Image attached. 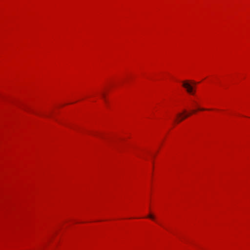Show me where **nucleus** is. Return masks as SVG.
<instances>
[{"label": "nucleus", "mask_w": 250, "mask_h": 250, "mask_svg": "<svg viewBox=\"0 0 250 250\" xmlns=\"http://www.w3.org/2000/svg\"><path fill=\"white\" fill-rule=\"evenodd\" d=\"M199 110L203 111V110H207V109H205V108H199Z\"/></svg>", "instance_id": "obj_4"}, {"label": "nucleus", "mask_w": 250, "mask_h": 250, "mask_svg": "<svg viewBox=\"0 0 250 250\" xmlns=\"http://www.w3.org/2000/svg\"><path fill=\"white\" fill-rule=\"evenodd\" d=\"M183 86L186 88L187 92L190 94H194L195 91L193 90V87L188 81H186L183 82Z\"/></svg>", "instance_id": "obj_2"}, {"label": "nucleus", "mask_w": 250, "mask_h": 250, "mask_svg": "<svg viewBox=\"0 0 250 250\" xmlns=\"http://www.w3.org/2000/svg\"><path fill=\"white\" fill-rule=\"evenodd\" d=\"M148 218L151 219H152V220H154V217L153 215L150 214L148 215L147 216Z\"/></svg>", "instance_id": "obj_3"}, {"label": "nucleus", "mask_w": 250, "mask_h": 250, "mask_svg": "<svg viewBox=\"0 0 250 250\" xmlns=\"http://www.w3.org/2000/svg\"><path fill=\"white\" fill-rule=\"evenodd\" d=\"M102 96L104 98V93H103L102 94Z\"/></svg>", "instance_id": "obj_5"}, {"label": "nucleus", "mask_w": 250, "mask_h": 250, "mask_svg": "<svg viewBox=\"0 0 250 250\" xmlns=\"http://www.w3.org/2000/svg\"><path fill=\"white\" fill-rule=\"evenodd\" d=\"M195 110H192L191 112L187 113L186 110H184L182 113H178L177 115V119H175V122L180 123L185 119L190 116L192 113H195Z\"/></svg>", "instance_id": "obj_1"}]
</instances>
